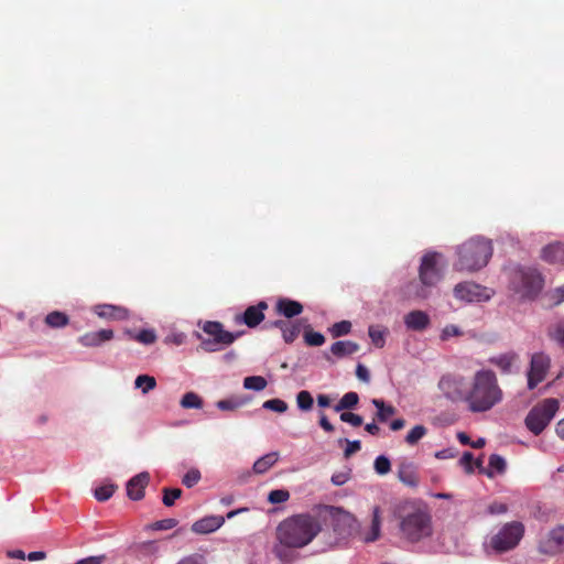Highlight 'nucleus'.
I'll return each mask as SVG.
<instances>
[{"label":"nucleus","instance_id":"obj_59","mask_svg":"<svg viewBox=\"0 0 564 564\" xmlns=\"http://www.w3.org/2000/svg\"><path fill=\"white\" fill-rule=\"evenodd\" d=\"M508 510L507 506L501 502H494L488 507V511L491 514H502Z\"/></svg>","mask_w":564,"mask_h":564},{"label":"nucleus","instance_id":"obj_4","mask_svg":"<svg viewBox=\"0 0 564 564\" xmlns=\"http://www.w3.org/2000/svg\"><path fill=\"white\" fill-rule=\"evenodd\" d=\"M400 530L410 542H419L432 534V520L427 511L413 508L401 517Z\"/></svg>","mask_w":564,"mask_h":564},{"label":"nucleus","instance_id":"obj_51","mask_svg":"<svg viewBox=\"0 0 564 564\" xmlns=\"http://www.w3.org/2000/svg\"><path fill=\"white\" fill-rule=\"evenodd\" d=\"M133 338L141 344L151 345L155 343L156 335L151 329H142Z\"/></svg>","mask_w":564,"mask_h":564},{"label":"nucleus","instance_id":"obj_47","mask_svg":"<svg viewBox=\"0 0 564 564\" xmlns=\"http://www.w3.org/2000/svg\"><path fill=\"white\" fill-rule=\"evenodd\" d=\"M263 409L284 413L288 410V403L281 399H270L262 404Z\"/></svg>","mask_w":564,"mask_h":564},{"label":"nucleus","instance_id":"obj_8","mask_svg":"<svg viewBox=\"0 0 564 564\" xmlns=\"http://www.w3.org/2000/svg\"><path fill=\"white\" fill-rule=\"evenodd\" d=\"M523 535L524 525L522 522H508L491 536L489 545L495 552L505 553L513 550L520 543Z\"/></svg>","mask_w":564,"mask_h":564},{"label":"nucleus","instance_id":"obj_33","mask_svg":"<svg viewBox=\"0 0 564 564\" xmlns=\"http://www.w3.org/2000/svg\"><path fill=\"white\" fill-rule=\"evenodd\" d=\"M69 319L65 313L54 311L46 315L45 323L54 328L64 327L68 324Z\"/></svg>","mask_w":564,"mask_h":564},{"label":"nucleus","instance_id":"obj_41","mask_svg":"<svg viewBox=\"0 0 564 564\" xmlns=\"http://www.w3.org/2000/svg\"><path fill=\"white\" fill-rule=\"evenodd\" d=\"M163 498L162 502L166 507H172L176 499H178L182 496V489L180 488H163Z\"/></svg>","mask_w":564,"mask_h":564},{"label":"nucleus","instance_id":"obj_9","mask_svg":"<svg viewBox=\"0 0 564 564\" xmlns=\"http://www.w3.org/2000/svg\"><path fill=\"white\" fill-rule=\"evenodd\" d=\"M437 388L442 397L453 403L467 401L468 389L466 378L463 375L455 372L444 373L437 382Z\"/></svg>","mask_w":564,"mask_h":564},{"label":"nucleus","instance_id":"obj_29","mask_svg":"<svg viewBox=\"0 0 564 564\" xmlns=\"http://www.w3.org/2000/svg\"><path fill=\"white\" fill-rule=\"evenodd\" d=\"M279 459V455L275 452L265 454L260 457L253 464V470L256 474H264L269 468H271Z\"/></svg>","mask_w":564,"mask_h":564},{"label":"nucleus","instance_id":"obj_2","mask_svg":"<svg viewBox=\"0 0 564 564\" xmlns=\"http://www.w3.org/2000/svg\"><path fill=\"white\" fill-rule=\"evenodd\" d=\"M322 531L319 520L310 513H299L281 521L276 528V540L294 547L308 545Z\"/></svg>","mask_w":564,"mask_h":564},{"label":"nucleus","instance_id":"obj_31","mask_svg":"<svg viewBox=\"0 0 564 564\" xmlns=\"http://www.w3.org/2000/svg\"><path fill=\"white\" fill-rule=\"evenodd\" d=\"M359 402V395L357 392L350 391L345 393L337 404L334 405L336 412L344 410L354 409Z\"/></svg>","mask_w":564,"mask_h":564},{"label":"nucleus","instance_id":"obj_45","mask_svg":"<svg viewBox=\"0 0 564 564\" xmlns=\"http://www.w3.org/2000/svg\"><path fill=\"white\" fill-rule=\"evenodd\" d=\"M290 499V492L285 489H274L269 492L268 501L270 503H282Z\"/></svg>","mask_w":564,"mask_h":564},{"label":"nucleus","instance_id":"obj_17","mask_svg":"<svg viewBox=\"0 0 564 564\" xmlns=\"http://www.w3.org/2000/svg\"><path fill=\"white\" fill-rule=\"evenodd\" d=\"M225 522L221 516H208L195 521L192 531L197 534H207L218 530Z\"/></svg>","mask_w":564,"mask_h":564},{"label":"nucleus","instance_id":"obj_6","mask_svg":"<svg viewBox=\"0 0 564 564\" xmlns=\"http://www.w3.org/2000/svg\"><path fill=\"white\" fill-rule=\"evenodd\" d=\"M560 409L557 399L549 398L534 405L524 420L527 429L534 435H540L551 423Z\"/></svg>","mask_w":564,"mask_h":564},{"label":"nucleus","instance_id":"obj_43","mask_svg":"<svg viewBox=\"0 0 564 564\" xmlns=\"http://www.w3.org/2000/svg\"><path fill=\"white\" fill-rule=\"evenodd\" d=\"M304 340L308 346L318 347L325 343L323 334L308 329L304 333Z\"/></svg>","mask_w":564,"mask_h":564},{"label":"nucleus","instance_id":"obj_39","mask_svg":"<svg viewBox=\"0 0 564 564\" xmlns=\"http://www.w3.org/2000/svg\"><path fill=\"white\" fill-rule=\"evenodd\" d=\"M369 337L371 338L372 344L378 347L382 348L386 343V334L387 332L384 329H381L378 326H370L368 329Z\"/></svg>","mask_w":564,"mask_h":564},{"label":"nucleus","instance_id":"obj_34","mask_svg":"<svg viewBox=\"0 0 564 564\" xmlns=\"http://www.w3.org/2000/svg\"><path fill=\"white\" fill-rule=\"evenodd\" d=\"M180 404L184 409H202L203 400L197 393L187 392L182 397Z\"/></svg>","mask_w":564,"mask_h":564},{"label":"nucleus","instance_id":"obj_48","mask_svg":"<svg viewBox=\"0 0 564 564\" xmlns=\"http://www.w3.org/2000/svg\"><path fill=\"white\" fill-rule=\"evenodd\" d=\"M243 404H245L243 401L232 398V399L219 400L216 403V406L221 411H234V410H237L238 408L242 406Z\"/></svg>","mask_w":564,"mask_h":564},{"label":"nucleus","instance_id":"obj_14","mask_svg":"<svg viewBox=\"0 0 564 564\" xmlns=\"http://www.w3.org/2000/svg\"><path fill=\"white\" fill-rule=\"evenodd\" d=\"M329 514L332 519L333 530L339 535L351 534L356 518L350 513L340 508L329 507Z\"/></svg>","mask_w":564,"mask_h":564},{"label":"nucleus","instance_id":"obj_10","mask_svg":"<svg viewBox=\"0 0 564 564\" xmlns=\"http://www.w3.org/2000/svg\"><path fill=\"white\" fill-rule=\"evenodd\" d=\"M551 368V358L545 352H534L531 356L530 367L527 373L528 389L533 390L544 381Z\"/></svg>","mask_w":564,"mask_h":564},{"label":"nucleus","instance_id":"obj_26","mask_svg":"<svg viewBox=\"0 0 564 564\" xmlns=\"http://www.w3.org/2000/svg\"><path fill=\"white\" fill-rule=\"evenodd\" d=\"M359 350V345L351 340H338L335 341L330 351L333 355H335L338 358H343L345 356L352 355Z\"/></svg>","mask_w":564,"mask_h":564},{"label":"nucleus","instance_id":"obj_22","mask_svg":"<svg viewBox=\"0 0 564 564\" xmlns=\"http://www.w3.org/2000/svg\"><path fill=\"white\" fill-rule=\"evenodd\" d=\"M404 323L409 329L423 330L429 326L430 317L423 311H412L405 315Z\"/></svg>","mask_w":564,"mask_h":564},{"label":"nucleus","instance_id":"obj_11","mask_svg":"<svg viewBox=\"0 0 564 564\" xmlns=\"http://www.w3.org/2000/svg\"><path fill=\"white\" fill-rule=\"evenodd\" d=\"M442 254L438 252H427L422 257L419 276L420 282L425 286H434L442 278L438 267Z\"/></svg>","mask_w":564,"mask_h":564},{"label":"nucleus","instance_id":"obj_3","mask_svg":"<svg viewBox=\"0 0 564 564\" xmlns=\"http://www.w3.org/2000/svg\"><path fill=\"white\" fill-rule=\"evenodd\" d=\"M458 260L455 264L459 271L474 272L486 267L492 256L491 241L481 237L470 238L457 249Z\"/></svg>","mask_w":564,"mask_h":564},{"label":"nucleus","instance_id":"obj_58","mask_svg":"<svg viewBox=\"0 0 564 564\" xmlns=\"http://www.w3.org/2000/svg\"><path fill=\"white\" fill-rule=\"evenodd\" d=\"M349 479V474L348 473H344V471H339V473H335L333 476H332V482L333 485L335 486H343L344 484H346Z\"/></svg>","mask_w":564,"mask_h":564},{"label":"nucleus","instance_id":"obj_25","mask_svg":"<svg viewBox=\"0 0 564 564\" xmlns=\"http://www.w3.org/2000/svg\"><path fill=\"white\" fill-rule=\"evenodd\" d=\"M398 478L401 482L410 487H416L419 477L415 473L414 466L410 463H403L398 470Z\"/></svg>","mask_w":564,"mask_h":564},{"label":"nucleus","instance_id":"obj_21","mask_svg":"<svg viewBox=\"0 0 564 564\" xmlns=\"http://www.w3.org/2000/svg\"><path fill=\"white\" fill-rule=\"evenodd\" d=\"M542 258L546 262L554 264H564V243H550L542 249Z\"/></svg>","mask_w":564,"mask_h":564},{"label":"nucleus","instance_id":"obj_50","mask_svg":"<svg viewBox=\"0 0 564 564\" xmlns=\"http://www.w3.org/2000/svg\"><path fill=\"white\" fill-rule=\"evenodd\" d=\"M488 465L489 468L494 469L498 474H502L507 467L505 458L498 454L490 455Z\"/></svg>","mask_w":564,"mask_h":564},{"label":"nucleus","instance_id":"obj_63","mask_svg":"<svg viewBox=\"0 0 564 564\" xmlns=\"http://www.w3.org/2000/svg\"><path fill=\"white\" fill-rule=\"evenodd\" d=\"M553 299L555 300V304L564 302V285L554 290Z\"/></svg>","mask_w":564,"mask_h":564},{"label":"nucleus","instance_id":"obj_60","mask_svg":"<svg viewBox=\"0 0 564 564\" xmlns=\"http://www.w3.org/2000/svg\"><path fill=\"white\" fill-rule=\"evenodd\" d=\"M319 426L327 433L334 432V425L328 421L326 414L324 412L319 415Z\"/></svg>","mask_w":564,"mask_h":564},{"label":"nucleus","instance_id":"obj_49","mask_svg":"<svg viewBox=\"0 0 564 564\" xmlns=\"http://www.w3.org/2000/svg\"><path fill=\"white\" fill-rule=\"evenodd\" d=\"M116 487L113 485H104L95 489V498L98 501H106L113 495Z\"/></svg>","mask_w":564,"mask_h":564},{"label":"nucleus","instance_id":"obj_52","mask_svg":"<svg viewBox=\"0 0 564 564\" xmlns=\"http://www.w3.org/2000/svg\"><path fill=\"white\" fill-rule=\"evenodd\" d=\"M339 417L343 422L349 423L355 427L360 426L364 423L362 416H360L359 414H355L352 412L341 411Z\"/></svg>","mask_w":564,"mask_h":564},{"label":"nucleus","instance_id":"obj_56","mask_svg":"<svg viewBox=\"0 0 564 564\" xmlns=\"http://www.w3.org/2000/svg\"><path fill=\"white\" fill-rule=\"evenodd\" d=\"M106 560H107V556L105 554L93 555V556H88V557L78 560L74 564H104Z\"/></svg>","mask_w":564,"mask_h":564},{"label":"nucleus","instance_id":"obj_44","mask_svg":"<svg viewBox=\"0 0 564 564\" xmlns=\"http://www.w3.org/2000/svg\"><path fill=\"white\" fill-rule=\"evenodd\" d=\"M202 478L200 471L196 468L189 469L182 478V484L187 487H194Z\"/></svg>","mask_w":564,"mask_h":564},{"label":"nucleus","instance_id":"obj_23","mask_svg":"<svg viewBox=\"0 0 564 564\" xmlns=\"http://www.w3.org/2000/svg\"><path fill=\"white\" fill-rule=\"evenodd\" d=\"M518 360V355L508 351L489 358V362L500 369L502 373H510L513 364Z\"/></svg>","mask_w":564,"mask_h":564},{"label":"nucleus","instance_id":"obj_15","mask_svg":"<svg viewBox=\"0 0 564 564\" xmlns=\"http://www.w3.org/2000/svg\"><path fill=\"white\" fill-rule=\"evenodd\" d=\"M268 308V303L260 301L257 305L247 307L242 315L236 317L238 323H243L250 328L257 327L264 319V311Z\"/></svg>","mask_w":564,"mask_h":564},{"label":"nucleus","instance_id":"obj_36","mask_svg":"<svg viewBox=\"0 0 564 564\" xmlns=\"http://www.w3.org/2000/svg\"><path fill=\"white\" fill-rule=\"evenodd\" d=\"M134 386L141 389L143 393H148L156 387V380L152 376L140 375L135 378Z\"/></svg>","mask_w":564,"mask_h":564},{"label":"nucleus","instance_id":"obj_20","mask_svg":"<svg viewBox=\"0 0 564 564\" xmlns=\"http://www.w3.org/2000/svg\"><path fill=\"white\" fill-rule=\"evenodd\" d=\"M276 313L291 319L303 312V305L294 300L282 297L275 305Z\"/></svg>","mask_w":564,"mask_h":564},{"label":"nucleus","instance_id":"obj_32","mask_svg":"<svg viewBox=\"0 0 564 564\" xmlns=\"http://www.w3.org/2000/svg\"><path fill=\"white\" fill-rule=\"evenodd\" d=\"M301 332V324L299 321H286L282 329V337L285 343H293Z\"/></svg>","mask_w":564,"mask_h":564},{"label":"nucleus","instance_id":"obj_12","mask_svg":"<svg viewBox=\"0 0 564 564\" xmlns=\"http://www.w3.org/2000/svg\"><path fill=\"white\" fill-rule=\"evenodd\" d=\"M538 550L543 555L554 556L564 552V525H557L539 541Z\"/></svg>","mask_w":564,"mask_h":564},{"label":"nucleus","instance_id":"obj_1","mask_svg":"<svg viewBox=\"0 0 564 564\" xmlns=\"http://www.w3.org/2000/svg\"><path fill=\"white\" fill-rule=\"evenodd\" d=\"M503 399V391L499 386L495 371L490 369L477 370L467 393L468 410L473 413H482L491 410Z\"/></svg>","mask_w":564,"mask_h":564},{"label":"nucleus","instance_id":"obj_64","mask_svg":"<svg viewBox=\"0 0 564 564\" xmlns=\"http://www.w3.org/2000/svg\"><path fill=\"white\" fill-rule=\"evenodd\" d=\"M332 399L327 394H318L317 395V404L321 408H327L330 405Z\"/></svg>","mask_w":564,"mask_h":564},{"label":"nucleus","instance_id":"obj_19","mask_svg":"<svg viewBox=\"0 0 564 564\" xmlns=\"http://www.w3.org/2000/svg\"><path fill=\"white\" fill-rule=\"evenodd\" d=\"M112 338L113 332L111 329H100L84 334L79 337L78 341L85 347H97Z\"/></svg>","mask_w":564,"mask_h":564},{"label":"nucleus","instance_id":"obj_40","mask_svg":"<svg viewBox=\"0 0 564 564\" xmlns=\"http://www.w3.org/2000/svg\"><path fill=\"white\" fill-rule=\"evenodd\" d=\"M296 403L300 410L310 411L313 408V397L307 390H302L296 395Z\"/></svg>","mask_w":564,"mask_h":564},{"label":"nucleus","instance_id":"obj_18","mask_svg":"<svg viewBox=\"0 0 564 564\" xmlns=\"http://www.w3.org/2000/svg\"><path fill=\"white\" fill-rule=\"evenodd\" d=\"M94 312L101 318L113 321H123L129 316V312L126 307L112 304L96 305Z\"/></svg>","mask_w":564,"mask_h":564},{"label":"nucleus","instance_id":"obj_28","mask_svg":"<svg viewBox=\"0 0 564 564\" xmlns=\"http://www.w3.org/2000/svg\"><path fill=\"white\" fill-rule=\"evenodd\" d=\"M430 286H425L421 282L411 281L404 288V294L408 299H426L429 295Z\"/></svg>","mask_w":564,"mask_h":564},{"label":"nucleus","instance_id":"obj_27","mask_svg":"<svg viewBox=\"0 0 564 564\" xmlns=\"http://www.w3.org/2000/svg\"><path fill=\"white\" fill-rule=\"evenodd\" d=\"M381 511L379 507H375L372 509V519L369 531L365 534V542H375L380 538L381 530Z\"/></svg>","mask_w":564,"mask_h":564},{"label":"nucleus","instance_id":"obj_42","mask_svg":"<svg viewBox=\"0 0 564 564\" xmlns=\"http://www.w3.org/2000/svg\"><path fill=\"white\" fill-rule=\"evenodd\" d=\"M373 468L378 475H387L391 470V462L387 456L380 455L375 459Z\"/></svg>","mask_w":564,"mask_h":564},{"label":"nucleus","instance_id":"obj_38","mask_svg":"<svg viewBox=\"0 0 564 564\" xmlns=\"http://www.w3.org/2000/svg\"><path fill=\"white\" fill-rule=\"evenodd\" d=\"M267 384V380L261 376H250L243 380V387L248 390L261 391Z\"/></svg>","mask_w":564,"mask_h":564},{"label":"nucleus","instance_id":"obj_54","mask_svg":"<svg viewBox=\"0 0 564 564\" xmlns=\"http://www.w3.org/2000/svg\"><path fill=\"white\" fill-rule=\"evenodd\" d=\"M347 446L344 451V456L345 458H349L352 454L357 453L360 451L361 448V443L360 441H349V440H345Z\"/></svg>","mask_w":564,"mask_h":564},{"label":"nucleus","instance_id":"obj_57","mask_svg":"<svg viewBox=\"0 0 564 564\" xmlns=\"http://www.w3.org/2000/svg\"><path fill=\"white\" fill-rule=\"evenodd\" d=\"M356 376L359 380L368 383L370 381V373L369 370L361 364L357 365L356 368Z\"/></svg>","mask_w":564,"mask_h":564},{"label":"nucleus","instance_id":"obj_5","mask_svg":"<svg viewBox=\"0 0 564 564\" xmlns=\"http://www.w3.org/2000/svg\"><path fill=\"white\" fill-rule=\"evenodd\" d=\"M510 288L522 299L532 300L538 296L543 288V278L534 269L520 268L513 270L510 275Z\"/></svg>","mask_w":564,"mask_h":564},{"label":"nucleus","instance_id":"obj_61","mask_svg":"<svg viewBox=\"0 0 564 564\" xmlns=\"http://www.w3.org/2000/svg\"><path fill=\"white\" fill-rule=\"evenodd\" d=\"M177 564H203V556L193 554L182 558Z\"/></svg>","mask_w":564,"mask_h":564},{"label":"nucleus","instance_id":"obj_37","mask_svg":"<svg viewBox=\"0 0 564 564\" xmlns=\"http://www.w3.org/2000/svg\"><path fill=\"white\" fill-rule=\"evenodd\" d=\"M427 433V429L424 425H415L405 436V442L409 445H415L422 440Z\"/></svg>","mask_w":564,"mask_h":564},{"label":"nucleus","instance_id":"obj_53","mask_svg":"<svg viewBox=\"0 0 564 564\" xmlns=\"http://www.w3.org/2000/svg\"><path fill=\"white\" fill-rule=\"evenodd\" d=\"M460 335H463V332L456 325L451 324V325H446L443 328L442 334H441V339L447 340L451 337L460 336Z\"/></svg>","mask_w":564,"mask_h":564},{"label":"nucleus","instance_id":"obj_30","mask_svg":"<svg viewBox=\"0 0 564 564\" xmlns=\"http://www.w3.org/2000/svg\"><path fill=\"white\" fill-rule=\"evenodd\" d=\"M372 404L377 408L376 419L382 423L397 412L393 405L386 404L381 399H373Z\"/></svg>","mask_w":564,"mask_h":564},{"label":"nucleus","instance_id":"obj_7","mask_svg":"<svg viewBox=\"0 0 564 564\" xmlns=\"http://www.w3.org/2000/svg\"><path fill=\"white\" fill-rule=\"evenodd\" d=\"M203 330L209 337L204 338L200 334H197V337L200 340L202 349L208 352L218 351L231 345L241 335V333L225 330L221 323L212 321L203 325Z\"/></svg>","mask_w":564,"mask_h":564},{"label":"nucleus","instance_id":"obj_13","mask_svg":"<svg viewBox=\"0 0 564 564\" xmlns=\"http://www.w3.org/2000/svg\"><path fill=\"white\" fill-rule=\"evenodd\" d=\"M454 295L465 302H481L490 297L486 288L473 282L458 283L454 288Z\"/></svg>","mask_w":564,"mask_h":564},{"label":"nucleus","instance_id":"obj_46","mask_svg":"<svg viewBox=\"0 0 564 564\" xmlns=\"http://www.w3.org/2000/svg\"><path fill=\"white\" fill-rule=\"evenodd\" d=\"M351 330V323L348 321H341L338 323H335L332 328L330 333L333 337H340L344 335L349 334Z\"/></svg>","mask_w":564,"mask_h":564},{"label":"nucleus","instance_id":"obj_55","mask_svg":"<svg viewBox=\"0 0 564 564\" xmlns=\"http://www.w3.org/2000/svg\"><path fill=\"white\" fill-rule=\"evenodd\" d=\"M176 525H177V520H175L173 518H169V519H163V520L156 521L153 524V528L155 530H170Z\"/></svg>","mask_w":564,"mask_h":564},{"label":"nucleus","instance_id":"obj_35","mask_svg":"<svg viewBox=\"0 0 564 564\" xmlns=\"http://www.w3.org/2000/svg\"><path fill=\"white\" fill-rule=\"evenodd\" d=\"M547 336L564 347V319L551 325L547 328Z\"/></svg>","mask_w":564,"mask_h":564},{"label":"nucleus","instance_id":"obj_24","mask_svg":"<svg viewBox=\"0 0 564 564\" xmlns=\"http://www.w3.org/2000/svg\"><path fill=\"white\" fill-rule=\"evenodd\" d=\"M295 549L278 541L272 552L282 564H292L299 558V554L294 551Z\"/></svg>","mask_w":564,"mask_h":564},{"label":"nucleus","instance_id":"obj_62","mask_svg":"<svg viewBox=\"0 0 564 564\" xmlns=\"http://www.w3.org/2000/svg\"><path fill=\"white\" fill-rule=\"evenodd\" d=\"M474 459V456L471 453L469 452H466L463 454L462 458H460V463L467 467V470L470 473L473 471V468H471V462Z\"/></svg>","mask_w":564,"mask_h":564},{"label":"nucleus","instance_id":"obj_16","mask_svg":"<svg viewBox=\"0 0 564 564\" xmlns=\"http://www.w3.org/2000/svg\"><path fill=\"white\" fill-rule=\"evenodd\" d=\"M150 475L147 471L132 477L127 484V495L132 500H140L144 497V489L149 485Z\"/></svg>","mask_w":564,"mask_h":564}]
</instances>
